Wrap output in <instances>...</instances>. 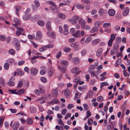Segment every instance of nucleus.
I'll use <instances>...</instances> for the list:
<instances>
[{
  "label": "nucleus",
  "mask_w": 130,
  "mask_h": 130,
  "mask_svg": "<svg viewBox=\"0 0 130 130\" xmlns=\"http://www.w3.org/2000/svg\"><path fill=\"white\" fill-rule=\"evenodd\" d=\"M40 80L43 83H45L47 81L46 79L44 77H41L40 78Z\"/></svg>",
  "instance_id": "48"
},
{
  "label": "nucleus",
  "mask_w": 130,
  "mask_h": 130,
  "mask_svg": "<svg viewBox=\"0 0 130 130\" xmlns=\"http://www.w3.org/2000/svg\"><path fill=\"white\" fill-rule=\"evenodd\" d=\"M48 75L49 77H51L53 74V71L52 69H49L48 70Z\"/></svg>",
  "instance_id": "28"
},
{
  "label": "nucleus",
  "mask_w": 130,
  "mask_h": 130,
  "mask_svg": "<svg viewBox=\"0 0 130 130\" xmlns=\"http://www.w3.org/2000/svg\"><path fill=\"white\" fill-rule=\"evenodd\" d=\"M113 41L109 40L108 42V45L109 47L111 46L112 44Z\"/></svg>",
  "instance_id": "60"
},
{
  "label": "nucleus",
  "mask_w": 130,
  "mask_h": 130,
  "mask_svg": "<svg viewBox=\"0 0 130 130\" xmlns=\"http://www.w3.org/2000/svg\"><path fill=\"white\" fill-rule=\"evenodd\" d=\"M63 50L66 52L68 53L70 51L71 49L69 47H65L63 48Z\"/></svg>",
  "instance_id": "53"
},
{
  "label": "nucleus",
  "mask_w": 130,
  "mask_h": 130,
  "mask_svg": "<svg viewBox=\"0 0 130 130\" xmlns=\"http://www.w3.org/2000/svg\"><path fill=\"white\" fill-rule=\"evenodd\" d=\"M92 38L91 37H89L87 38L85 40V42L86 43H88L91 40Z\"/></svg>",
  "instance_id": "40"
},
{
  "label": "nucleus",
  "mask_w": 130,
  "mask_h": 130,
  "mask_svg": "<svg viewBox=\"0 0 130 130\" xmlns=\"http://www.w3.org/2000/svg\"><path fill=\"white\" fill-rule=\"evenodd\" d=\"M0 83L3 86H5L6 85L5 83L4 80L2 78H0Z\"/></svg>",
  "instance_id": "29"
},
{
  "label": "nucleus",
  "mask_w": 130,
  "mask_h": 130,
  "mask_svg": "<svg viewBox=\"0 0 130 130\" xmlns=\"http://www.w3.org/2000/svg\"><path fill=\"white\" fill-rule=\"evenodd\" d=\"M81 94L80 93H76L75 94V96L74 98V100H76L78 98H79L81 96Z\"/></svg>",
  "instance_id": "18"
},
{
  "label": "nucleus",
  "mask_w": 130,
  "mask_h": 130,
  "mask_svg": "<svg viewBox=\"0 0 130 130\" xmlns=\"http://www.w3.org/2000/svg\"><path fill=\"white\" fill-rule=\"evenodd\" d=\"M111 25L110 23H105L103 24V27L104 28L109 27Z\"/></svg>",
  "instance_id": "39"
},
{
  "label": "nucleus",
  "mask_w": 130,
  "mask_h": 130,
  "mask_svg": "<svg viewBox=\"0 0 130 130\" xmlns=\"http://www.w3.org/2000/svg\"><path fill=\"white\" fill-rule=\"evenodd\" d=\"M8 52L11 55H14L15 54V51L13 49H11Z\"/></svg>",
  "instance_id": "44"
},
{
  "label": "nucleus",
  "mask_w": 130,
  "mask_h": 130,
  "mask_svg": "<svg viewBox=\"0 0 130 130\" xmlns=\"http://www.w3.org/2000/svg\"><path fill=\"white\" fill-rule=\"evenodd\" d=\"M84 31H80L79 30H78L73 35L74 37L77 38L80 37L81 36H84Z\"/></svg>",
  "instance_id": "1"
},
{
  "label": "nucleus",
  "mask_w": 130,
  "mask_h": 130,
  "mask_svg": "<svg viewBox=\"0 0 130 130\" xmlns=\"http://www.w3.org/2000/svg\"><path fill=\"white\" fill-rule=\"evenodd\" d=\"M51 22L49 21L47 22L46 24L47 29L50 31H51L52 30V29L51 26Z\"/></svg>",
  "instance_id": "15"
},
{
  "label": "nucleus",
  "mask_w": 130,
  "mask_h": 130,
  "mask_svg": "<svg viewBox=\"0 0 130 130\" xmlns=\"http://www.w3.org/2000/svg\"><path fill=\"white\" fill-rule=\"evenodd\" d=\"M88 123L90 125H91L93 122V120L92 119H89L88 121Z\"/></svg>",
  "instance_id": "61"
},
{
  "label": "nucleus",
  "mask_w": 130,
  "mask_h": 130,
  "mask_svg": "<svg viewBox=\"0 0 130 130\" xmlns=\"http://www.w3.org/2000/svg\"><path fill=\"white\" fill-rule=\"evenodd\" d=\"M13 21L15 23V24H13L12 25L14 26L15 25L16 26H19L20 25V22L19 19L17 18H15L13 19Z\"/></svg>",
  "instance_id": "12"
},
{
  "label": "nucleus",
  "mask_w": 130,
  "mask_h": 130,
  "mask_svg": "<svg viewBox=\"0 0 130 130\" xmlns=\"http://www.w3.org/2000/svg\"><path fill=\"white\" fill-rule=\"evenodd\" d=\"M38 72V70H37L36 68H31L30 70V74L33 76L36 75Z\"/></svg>",
  "instance_id": "4"
},
{
  "label": "nucleus",
  "mask_w": 130,
  "mask_h": 130,
  "mask_svg": "<svg viewBox=\"0 0 130 130\" xmlns=\"http://www.w3.org/2000/svg\"><path fill=\"white\" fill-rule=\"evenodd\" d=\"M89 73L91 75V77H93L95 75V72L94 70L88 71Z\"/></svg>",
  "instance_id": "36"
},
{
  "label": "nucleus",
  "mask_w": 130,
  "mask_h": 130,
  "mask_svg": "<svg viewBox=\"0 0 130 130\" xmlns=\"http://www.w3.org/2000/svg\"><path fill=\"white\" fill-rule=\"evenodd\" d=\"M34 3L35 5L37 7H39L40 6V4L38 1L37 0H35L34 1Z\"/></svg>",
  "instance_id": "49"
},
{
  "label": "nucleus",
  "mask_w": 130,
  "mask_h": 130,
  "mask_svg": "<svg viewBox=\"0 0 130 130\" xmlns=\"http://www.w3.org/2000/svg\"><path fill=\"white\" fill-rule=\"evenodd\" d=\"M67 112V110L66 109H63L61 112L62 115H64Z\"/></svg>",
  "instance_id": "64"
},
{
  "label": "nucleus",
  "mask_w": 130,
  "mask_h": 130,
  "mask_svg": "<svg viewBox=\"0 0 130 130\" xmlns=\"http://www.w3.org/2000/svg\"><path fill=\"white\" fill-rule=\"evenodd\" d=\"M61 55V51H59V52L57 53V55L56 56V57L57 58H58L60 57V56Z\"/></svg>",
  "instance_id": "63"
},
{
  "label": "nucleus",
  "mask_w": 130,
  "mask_h": 130,
  "mask_svg": "<svg viewBox=\"0 0 130 130\" xmlns=\"http://www.w3.org/2000/svg\"><path fill=\"white\" fill-rule=\"evenodd\" d=\"M108 84L107 82L101 83L100 87L101 88H102L104 86H108Z\"/></svg>",
  "instance_id": "45"
},
{
  "label": "nucleus",
  "mask_w": 130,
  "mask_h": 130,
  "mask_svg": "<svg viewBox=\"0 0 130 130\" xmlns=\"http://www.w3.org/2000/svg\"><path fill=\"white\" fill-rule=\"evenodd\" d=\"M79 23L81 25L85 24L86 21L85 20H83L82 19H80L79 21Z\"/></svg>",
  "instance_id": "43"
},
{
  "label": "nucleus",
  "mask_w": 130,
  "mask_h": 130,
  "mask_svg": "<svg viewBox=\"0 0 130 130\" xmlns=\"http://www.w3.org/2000/svg\"><path fill=\"white\" fill-rule=\"evenodd\" d=\"M64 31L63 32V34L65 35H67L68 34V26L67 25H65L64 26Z\"/></svg>",
  "instance_id": "10"
},
{
  "label": "nucleus",
  "mask_w": 130,
  "mask_h": 130,
  "mask_svg": "<svg viewBox=\"0 0 130 130\" xmlns=\"http://www.w3.org/2000/svg\"><path fill=\"white\" fill-rule=\"evenodd\" d=\"M97 100L98 101L101 102L103 100V98L102 96H99L97 98Z\"/></svg>",
  "instance_id": "55"
},
{
  "label": "nucleus",
  "mask_w": 130,
  "mask_h": 130,
  "mask_svg": "<svg viewBox=\"0 0 130 130\" xmlns=\"http://www.w3.org/2000/svg\"><path fill=\"white\" fill-rule=\"evenodd\" d=\"M17 72L18 74L19 75H21L22 76L24 74V72L20 69H18L17 70Z\"/></svg>",
  "instance_id": "21"
},
{
  "label": "nucleus",
  "mask_w": 130,
  "mask_h": 130,
  "mask_svg": "<svg viewBox=\"0 0 130 130\" xmlns=\"http://www.w3.org/2000/svg\"><path fill=\"white\" fill-rule=\"evenodd\" d=\"M7 84L8 86H13L14 85V83L12 81L9 82L7 83Z\"/></svg>",
  "instance_id": "46"
},
{
  "label": "nucleus",
  "mask_w": 130,
  "mask_h": 130,
  "mask_svg": "<svg viewBox=\"0 0 130 130\" xmlns=\"http://www.w3.org/2000/svg\"><path fill=\"white\" fill-rule=\"evenodd\" d=\"M17 90V89H14V90H11L9 89V91L10 92H11V93L12 94H17V92H16V91Z\"/></svg>",
  "instance_id": "51"
},
{
  "label": "nucleus",
  "mask_w": 130,
  "mask_h": 130,
  "mask_svg": "<svg viewBox=\"0 0 130 130\" xmlns=\"http://www.w3.org/2000/svg\"><path fill=\"white\" fill-rule=\"evenodd\" d=\"M58 102V101L57 99H53L51 102L49 103V104H57Z\"/></svg>",
  "instance_id": "30"
},
{
  "label": "nucleus",
  "mask_w": 130,
  "mask_h": 130,
  "mask_svg": "<svg viewBox=\"0 0 130 130\" xmlns=\"http://www.w3.org/2000/svg\"><path fill=\"white\" fill-rule=\"evenodd\" d=\"M42 37V34L41 32L40 31H38L36 32V36L34 37L36 40L40 39Z\"/></svg>",
  "instance_id": "6"
},
{
  "label": "nucleus",
  "mask_w": 130,
  "mask_h": 130,
  "mask_svg": "<svg viewBox=\"0 0 130 130\" xmlns=\"http://www.w3.org/2000/svg\"><path fill=\"white\" fill-rule=\"evenodd\" d=\"M108 13L110 16H113L115 15V11L113 9H110L108 11Z\"/></svg>",
  "instance_id": "11"
},
{
  "label": "nucleus",
  "mask_w": 130,
  "mask_h": 130,
  "mask_svg": "<svg viewBox=\"0 0 130 130\" xmlns=\"http://www.w3.org/2000/svg\"><path fill=\"white\" fill-rule=\"evenodd\" d=\"M87 53V50L85 49H83L81 52V53L82 56H85L86 54Z\"/></svg>",
  "instance_id": "35"
},
{
  "label": "nucleus",
  "mask_w": 130,
  "mask_h": 130,
  "mask_svg": "<svg viewBox=\"0 0 130 130\" xmlns=\"http://www.w3.org/2000/svg\"><path fill=\"white\" fill-rule=\"evenodd\" d=\"M76 6V8L79 9H83L84 8V7H82V5H77Z\"/></svg>",
  "instance_id": "57"
},
{
  "label": "nucleus",
  "mask_w": 130,
  "mask_h": 130,
  "mask_svg": "<svg viewBox=\"0 0 130 130\" xmlns=\"http://www.w3.org/2000/svg\"><path fill=\"white\" fill-rule=\"evenodd\" d=\"M5 118L4 117H2L0 119V127H1L3 125V121Z\"/></svg>",
  "instance_id": "34"
},
{
  "label": "nucleus",
  "mask_w": 130,
  "mask_h": 130,
  "mask_svg": "<svg viewBox=\"0 0 130 130\" xmlns=\"http://www.w3.org/2000/svg\"><path fill=\"white\" fill-rule=\"evenodd\" d=\"M98 30L99 29L98 28H96V27H94L90 30V32L91 33L95 32L98 31Z\"/></svg>",
  "instance_id": "26"
},
{
  "label": "nucleus",
  "mask_w": 130,
  "mask_h": 130,
  "mask_svg": "<svg viewBox=\"0 0 130 130\" xmlns=\"http://www.w3.org/2000/svg\"><path fill=\"white\" fill-rule=\"evenodd\" d=\"M24 89H21L18 90L17 92V94L18 95H22L24 93Z\"/></svg>",
  "instance_id": "23"
},
{
  "label": "nucleus",
  "mask_w": 130,
  "mask_h": 130,
  "mask_svg": "<svg viewBox=\"0 0 130 130\" xmlns=\"http://www.w3.org/2000/svg\"><path fill=\"white\" fill-rule=\"evenodd\" d=\"M58 17L61 19H64L66 18V15L62 13H59L58 14Z\"/></svg>",
  "instance_id": "25"
},
{
  "label": "nucleus",
  "mask_w": 130,
  "mask_h": 130,
  "mask_svg": "<svg viewBox=\"0 0 130 130\" xmlns=\"http://www.w3.org/2000/svg\"><path fill=\"white\" fill-rule=\"evenodd\" d=\"M50 9L54 13H57L58 11V9L57 8L55 4L51 5L50 7Z\"/></svg>",
  "instance_id": "2"
},
{
  "label": "nucleus",
  "mask_w": 130,
  "mask_h": 130,
  "mask_svg": "<svg viewBox=\"0 0 130 130\" xmlns=\"http://www.w3.org/2000/svg\"><path fill=\"white\" fill-rule=\"evenodd\" d=\"M6 40V38L3 35H0V40L2 41H4Z\"/></svg>",
  "instance_id": "50"
},
{
  "label": "nucleus",
  "mask_w": 130,
  "mask_h": 130,
  "mask_svg": "<svg viewBox=\"0 0 130 130\" xmlns=\"http://www.w3.org/2000/svg\"><path fill=\"white\" fill-rule=\"evenodd\" d=\"M117 50H115L114 48L112 49L110 51V54L111 55H115L117 53Z\"/></svg>",
  "instance_id": "41"
},
{
  "label": "nucleus",
  "mask_w": 130,
  "mask_h": 130,
  "mask_svg": "<svg viewBox=\"0 0 130 130\" xmlns=\"http://www.w3.org/2000/svg\"><path fill=\"white\" fill-rule=\"evenodd\" d=\"M19 123L18 122H15L12 125V128L14 130H17L19 127Z\"/></svg>",
  "instance_id": "7"
},
{
  "label": "nucleus",
  "mask_w": 130,
  "mask_h": 130,
  "mask_svg": "<svg viewBox=\"0 0 130 130\" xmlns=\"http://www.w3.org/2000/svg\"><path fill=\"white\" fill-rule=\"evenodd\" d=\"M61 64L63 66L67 67L68 64V62L65 60L62 61L61 62Z\"/></svg>",
  "instance_id": "19"
},
{
  "label": "nucleus",
  "mask_w": 130,
  "mask_h": 130,
  "mask_svg": "<svg viewBox=\"0 0 130 130\" xmlns=\"http://www.w3.org/2000/svg\"><path fill=\"white\" fill-rule=\"evenodd\" d=\"M106 12V11L105 10L101 8L99 9V13L100 15H101L105 14Z\"/></svg>",
  "instance_id": "16"
},
{
  "label": "nucleus",
  "mask_w": 130,
  "mask_h": 130,
  "mask_svg": "<svg viewBox=\"0 0 130 130\" xmlns=\"http://www.w3.org/2000/svg\"><path fill=\"white\" fill-rule=\"evenodd\" d=\"M33 121L31 119H28L26 122V124L28 125H31L33 123Z\"/></svg>",
  "instance_id": "31"
},
{
  "label": "nucleus",
  "mask_w": 130,
  "mask_h": 130,
  "mask_svg": "<svg viewBox=\"0 0 130 130\" xmlns=\"http://www.w3.org/2000/svg\"><path fill=\"white\" fill-rule=\"evenodd\" d=\"M23 83L22 81H20L18 84V85L17 86V88L19 89L21 88L23 85Z\"/></svg>",
  "instance_id": "54"
},
{
  "label": "nucleus",
  "mask_w": 130,
  "mask_h": 130,
  "mask_svg": "<svg viewBox=\"0 0 130 130\" xmlns=\"http://www.w3.org/2000/svg\"><path fill=\"white\" fill-rule=\"evenodd\" d=\"M78 43L77 42H75L74 43H72L70 45L71 47H75L77 46L78 45Z\"/></svg>",
  "instance_id": "24"
},
{
  "label": "nucleus",
  "mask_w": 130,
  "mask_h": 130,
  "mask_svg": "<svg viewBox=\"0 0 130 130\" xmlns=\"http://www.w3.org/2000/svg\"><path fill=\"white\" fill-rule=\"evenodd\" d=\"M79 17L78 16L74 15L73 16L72 19H70L69 20L74 23H77V20L79 19Z\"/></svg>",
  "instance_id": "5"
},
{
  "label": "nucleus",
  "mask_w": 130,
  "mask_h": 130,
  "mask_svg": "<svg viewBox=\"0 0 130 130\" xmlns=\"http://www.w3.org/2000/svg\"><path fill=\"white\" fill-rule=\"evenodd\" d=\"M37 24L41 26L44 25L45 22L44 21L41 20H40L37 22Z\"/></svg>",
  "instance_id": "32"
},
{
  "label": "nucleus",
  "mask_w": 130,
  "mask_h": 130,
  "mask_svg": "<svg viewBox=\"0 0 130 130\" xmlns=\"http://www.w3.org/2000/svg\"><path fill=\"white\" fill-rule=\"evenodd\" d=\"M89 98H91L92 96L93 95V92L92 90H89L87 94Z\"/></svg>",
  "instance_id": "33"
},
{
  "label": "nucleus",
  "mask_w": 130,
  "mask_h": 130,
  "mask_svg": "<svg viewBox=\"0 0 130 130\" xmlns=\"http://www.w3.org/2000/svg\"><path fill=\"white\" fill-rule=\"evenodd\" d=\"M100 41L99 39H97L93 40L92 42V44L93 45H96Z\"/></svg>",
  "instance_id": "17"
},
{
  "label": "nucleus",
  "mask_w": 130,
  "mask_h": 130,
  "mask_svg": "<svg viewBox=\"0 0 130 130\" xmlns=\"http://www.w3.org/2000/svg\"><path fill=\"white\" fill-rule=\"evenodd\" d=\"M4 67L5 70H8L9 68V65L8 63H5L4 64Z\"/></svg>",
  "instance_id": "38"
},
{
  "label": "nucleus",
  "mask_w": 130,
  "mask_h": 130,
  "mask_svg": "<svg viewBox=\"0 0 130 130\" xmlns=\"http://www.w3.org/2000/svg\"><path fill=\"white\" fill-rule=\"evenodd\" d=\"M101 21H96L94 23V25L96 28H99L101 24Z\"/></svg>",
  "instance_id": "20"
},
{
  "label": "nucleus",
  "mask_w": 130,
  "mask_h": 130,
  "mask_svg": "<svg viewBox=\"0 0 130 130\" xmlns=\"http://www.w3.org/2000/svg\"><path fill=\"white\" fill-rule=\"evenodd\" d=\"M79 69L78 67L74 68L71 70V72L73 73H77L79 71Z\"/></svg>",
  "instance_id": "14"
},
{
  "label": "nucleus",
  "mask_w": 130,
  "mask_h": 130,
  "mask_svg": "<svg viewBox=\"0 0 130 130\" xmlns=\"http://www.w3.org/2000/svg\"><path fill=\"white\" fill-rule=\"evenodd\" d=\"M14 26L19 31H23L24 30L21 27H18L17 26H16L15 25H14Z\"/></svg>",
  "instance_id": "47"
},
{
  "label": "nucleus",
  "mask_w": 130,
  "mask_h": 130,
  "mask_svg": "<svg viewBox=\"0 0 130 130\" xmlns=\"http://www.w3.org/2000/svg\"><path fill=\"white\" fill-rule=\"evenodd\" d=\"M47 35L49 36H51L53 39H54V38L55 37V34L54 32H47Z\"/></svg>",
  "instance_id": "22"
},
{
  "label": "nucleus",
  "mask_w": 130,
  "mask_h": 130,
  "mask_svg": "<svg viewBox=\"0 0 130 130\" xmlns=\"http://www.w3.org/2000/svg\"><path fill=\"white\" fill-rule=\"evenodd\" d=\"M58 123L60 125H64V124L62 122V119H59L58 121Z\"/></svg>",
  "instance_id": "58"
},
{
  "label": "nucleus",
  "mask_w": 130,
  "mask_h": 130,
  "mask_svg": "<svg viewBox=\"0 0 130 130\" xmlns=\"http://www.w3.org/2000/svg\"><path fill=\"white\" fill-rule=\"evenodd\" d=\"M46 47L45 46L44 47L40 48L39 49V51L40 52H42L46 50Z\"/></svg>",
  "instance_id": "62"
},
{
  "label": "nucleus",
  "mask_w": 130,
  "mask_h": 130,
  "mask_svg": "<svg viewBox=\"0 0 130 130\" xmlns=\"http://www.w3.org/2000/svg\"><path fill=\"white\" fill-rule=\"evenodd\" d=\"M14 41L13 43H16L15 48L17 50H19L20 48V42L17 39L15 38L14 39Z\"/></svg>",
  "instance_id": "3"
},
{
  "label": "nucleus",
  "mask_w": 130,
  "mask_h": 130,
  "mask_svg": "<svg viewBox=\"0 0 130 130\" xmlns=\"http://www.w3.org/2000/svg\"><path fill=\"white\" fill-rule=\"evenodd\" d=\"M14 61V60L13 59L11 58L8 59L7 60V62L10 63H13Z\"/></svg>",
  "instance_id": "59"
},
{
  "label": "nucleus",
  "mask_w": 130,
  "mask_h": 130,
  "mask_svg": "<svg viewBox=\"0 0 130 130\" xmlns=\"http://www.w3.org/2000/svg\"><path fill=\"white\" fill-rule=\"evenodd\" d=\"M115 38V37L114 34H112L111 35V37L109 39L112 41H113Z\"/></svg>",
  "instance_id": "52"
},
{
  "label": "nucleus",
  "mask_w": 130,
  "mask_h": 130,
  "mask_svg": "<svg viewBox=\"0 0 130 130\" xmlns=\"http://www.w3.org/2000/svg\"><path fill=\"white\" fill-rule=\"evenodd\" d=\"M70 91L68 89H67L65 90L64 92V94L66 96H67L69 94Z\"/></svg>",
  "instance_id": "42"
},
{
  "label": "nucleus",
  "mask_w": 130,
  "mask_h": 130,
  "mask_svg": "<svg viewBox=\"0 0 130 130\" xmlns=\"http://www.w3.org/2000/svg\"><path fill=\"white\" fill-rule=\"evenodd\" d=\"M129 8L127 7L125 8L123 10V14L124 16H126L128 14L129 12Z\"/></svg>",
  "instance_id": "8"
},
{
  "label": "nucleus",
  "mask_w": 130,
  "mask_h": 130,
  "mask_svg": "<svg viewBox=\"0 0 130 130\" xmlns=\"http://www.w3.org/2000/svg\"><path fill=\"white\" fill-rule=\"evenodd\" d=\"M119 47V45L118 43H115L113 44V48L115 49V50H117Z\"/></svg>",
  "instance_id": "27"
},
{
  "label": "nucleus",
  "mask_w": 130,
  "mask_h": 130,
  "mask_svg": "<svg viewBox=\"0 0 130 130\" xmlns=\"http://www.w3.org/2000/svg\"><path fill=\"white\" fill-rule=\"evenodd\" d=\"M31 17L30 14L25 13V14L23 16V18L25 20H28L30 19Z\"/></svg>",
  "instance_id": "9"
},
{
  "label": "nucleus",
  "mask_w": 130,
  "mask_h": 130,
  "mask_svg": "<svg viewBox=\"0 0 130 130\" xmlns=\"http://www.w3.org/2000/svg\"><path fill=\"white\" fill-rule=\"evenodd\" d=\"M95 69V66L94 65H92L90 66L89 68L88 71L94 70Z\"/></svg>",
  "instance_id": "56"
},
{
  "label": "nucleus",
  "mask_w": 130,
  "mask_h": 130,
  "mask_svg": "<svg viewBox=\"0 0 130 130\" xmlns=\"http://www.w3.org/2000/svg\"><path fill=\"white\" fill-rule=\"evenodd\" d=\"M103 49L102 48H99L96 52V55L97 56H100L102 54Z\"/></svg>",
  "instance_id": "13"
},
{
  "label": "nucleus",
  "mask_w": 130,
  "mask_h": 130,
  "mask_svg": "<svg viewBox=\"0 0 130 130\" xmlns=\"http://www.w3.org/2000/svg\"><path fill=\"white\" fill-rule=\"evenodd\" d=\"M58 68L63 73H64L66 71V68L61 67L60 66H58Z\"/></svg>",
  "instance_id": "37"
}]
</instances>
